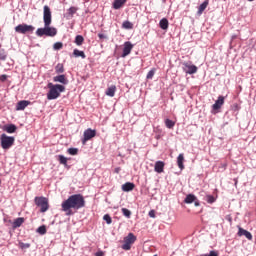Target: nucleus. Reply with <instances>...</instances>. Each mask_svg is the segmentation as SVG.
Instances as JSON below:
<instances>
[{"mask_svg":"<svg viewBox=\"0 0 256 256\" xmlns=\"http://www.w3.org/2000/svg\"><path fill=\"white\" fill-rule=\"evenodd\" d=\"M31 105V101L29 100H21L16 104V111H25L26 107Z\"/></svg>","mask_w":256,"mask_h":256,"instance_id":"nucleus-12","label":"nucleus"},{"mask_svg":"<svg viewBox=\"0 0 256 256\" xmlns=\"http://www.w3.org/2000/svg\"><path fill=\"white\" fill-rule=\"evenodd\" d=\"M135 189V184L133 182H126L122 185V191L125 193H129V191H133Z\"/></svg>","mask_w":256,"mask_h":256,"instance_id":"nucleus-16","label":"nucleus"},{"mask_svg":"<svg viewBox=\"0 0 256 256\" xmlns=\"http://www.w3.org/2000/svg\"><path fill=\"white\" fill-rule=\"evenodd\" d=\"M67 153H69V155H77L79 153V149L78 148H69L67 150Z\"/></svg>","mask_w":256,"mask_h":256,"instance_id":"nucleus-37","label":"nucleus"},{"mask_svg":"<svg viewBox=\"0 0 256 256\" xmlns=\"http://www.w3.org/2000/svg\"><path fill=\"white\" fill-rule=\"evenodd\" d=\"M131 51H133V44L129 41H126L124 43L123 52L121 54L122 58L127 57L128 55H131Z\"/></svg>","mask_w":256,"mask_h":256,"instance_id":"nucleus-10","label":"nucleus"},{"mask_svg":"<svg viewBox=\"0 0 256 256\" xmlns=\"http://www.w3.org/2000/svg\"><path fill=\"white\" fill-rule=\"evenodd\" d=\"M194 205H195V207H199V205H200L199 200H197V198H196V200L194 201Z\"/></svg>","mask_w":256,"mask_h":256,"instance_id":"nucleus-48","label":"nucleus"},{"mask_svg":"<svg viewBox=\"0 0 256 256\" xmlns=\"http://www.w3.org/2000/svg\"><path fill=\"white\" fill-rule=\"evenodd\" d=\"M204 256H219L215 250L210 251L209 254H204Z\"/></svg>","mask_w":256,"mask_h":256,"instance_id":"nucleus-40","label":"nucleus"},{"mask_svg":"<svg viewBox=\"0 0 256 256\" xmlns=\"http://www.w3.org/2000/svg\"><path fill=\"white\" fill-rule=\"evenodd\" d=\"M7 60V51L5 49H0V61H6Z\"/></svg>","mask_w":256,"mask_h":256,"instance_id":"nucleus-32","label":"nucleus"},{"mask_svg":"<svg viewBox=\"0 0 256 256\" xmlns=\"http://www.w3.org/2000/svg\"><path fill=\"white\" fill-rule=\"evenodd\" d=\"M160 29H163V31H167L169 29V20L167 18H162L159 22Z\"/></svg>","mask_w":256,"mask_h":256,"instance_id":"nucleus-19","label":"nucleus"},{"mask_svg":"<svg viewBox=\"0 0 256 256\" xmlns=\"http://www.w3.org/2000/svg\"><path fill=\"white\" fill-rule=\"evenodd\" d=\"M34 201L35 205H37V207H40V213H46V211H49V199L41 196L35 197Z\"/></svg>","mask_w":256,"mask_h":256,"instance_id":"nucleus-5","label":"nucleus"},{"mask_svg":"<svg viewBox=\"0 0 256 256\" xmlns=\"http://www.w3.org/2000/svg\"><path fill=\"white\" fill-rule=\"evenodd\" d=\"M121 172V167H117L114 169V173L119 174Z\"/></svg>","mask_w":256,"mask_h":256,"instance_id":"nucleus-45","label":"nucleus"},{"mask_svg":"<svg viewBox=\"0 0 256 256\" xmlns=\"http://www.w3.org/2000/svg\"><path fill=\"white\" fill-rule=\"evenodd\" d=\"M0 185H1V180H0Z\"/></svg>","mask_w":256,"mask_h":256,"instance_id":"nucleus-52","label":"nucleus"},{"mask_svg":"<svg viewBox=\"0 0 256 256\" xmlns=\"http://www.w3.org/2000/svg\"><path fill=\"white\" fill-rule=\"evenodd\" d=\"M122 27H123V29H133V23L126 20L123 22Z\"/></svg>","mask_w":256,"mask_h":256,"instance_id":"nucleus-34","label":"nucleus"},{"mask_svg":"<svg viewBox=\"0 0 256 256\" xmlns=\"http://www.w3.org/2000/svg\"><path fill=\"white\" fill-rule=\"evenodd\" d=\"M227 221H229V223H233V218L231 216H226Z\"/></svg>","mask_w":256,"mask_h":256,"instance_id":"nucleus-46","label":"nucleus"},{"mask_svg":"<svg viewBox=\"0 0 256 256\" xmlns=\"http://www.w3.org/2000/svg\"><path fill=\"white\" fill-rule=\"evenodd\" d=\"M154 171L156 173H163V171H165V162L156 161L154 165Z\"/></svg>","mask_w":256,"mask_h":256,"instance_id":"nucleus-15","label":"nucleus"},{"mask_svg":"<svg viewBox=\"0 0 256 256\" xmlns=\"http://www.w3.org/2000/svg\"><path fill=\"white\" fill-rule=\"evenodd\" d=\"M154 76H155V69H152V70H150V71L147 73L146 78H147V79H153Z\"/></svg>","mask_w":256,"mask_h":256,"instance_id":"nucleus-39","label":"nucleus"},{"mask_svg":"<svg viewBox=\"0 0 256 256\" xmlns=\"http://www.w3.org/2000/svg\"><path fill=\"white\" fill-rule=\"evenodd\" d=\"M117 91V86L112 85L108 89H106V95L108 97H115V92Z\"/></svg>","mask_w":256,"mask_h":256,"instance_id":"nucleus-21","label":"nucleus"},{"mask_svg":"<svg viewBox=\"0 0 256 256\" xmlns=\"http://www.w3.org/2000/svg\"><path fill=\"white\" fill-rule=\"evenodd\" d=\"M246 237V239H248V241H253V234H251V232L243 229V228H239L238 230V237Z\"/></svg>","mask_w":256,"mask_h":256,"instance_id":"nucleus-14","label":"nucleus"},{"mask_svg":"<svg viewBox=\"0 0 256 256\" xmlns=\"http://www.w3.org/2000/svg\"><path fill=\"white\" fill-rule=\"evenodd\" d=\"M77 13V8L76 7H70L68 9V15H70L71 17H73V15H75Z\"/></svg>","mask_w":256,"mask_h":256,"instance_id":"nucleus-38","label":"nucleus"},{"mask_svg":"<svg viewBox=\"0 0 256 256\" xmlns=\"http://www.w3.org/2000/svg\"><path fill=\"white\" fill-rule=\"evenodd\" d=\"M24 223H25V218L23 217L16 218L12 223V228L18 229V227H21V225H23Z\"/></svg>","mask_w":256,"mask_h":256,"instance_id":"nucleus-17","label":"nucleus"},{"mask_svg":"<svg viewBox=\"0 0 256 256\" xmlns=\"http://www.w3.org/2000/svg\"><path fill=\"white\" fill-rule=\"evenodd\" d=\"M0 143H1L2 149L4 150L11 149V147H13V145L15 144V137L8 136L7 134L3 133L0 136Z\"/></svg>","mask_w":256,"mask_h":256,"instance_id":"nucleus-4","label":"nucleus"},{"mask_svg":"<svg viewBox=\"0 0 256 256\" xmlns=\"http://www.w3.org/2000/svg\"><path fill=\"white\" fill-rule=\"evenodd\" d=\"M205 201L208 202L209 205H213V203H215V201H217V198H215V196H213V195H206Z\"/></svg>","mask_w":256,"mask_h":256,"instance_id":"nucleus-29","label":"nucleus"},{"mask_svg":"<svg viewBox=\"0 0 256 256\" xmlns=\"http://www.w3.org/2000/svg\"><path fill=\"white\" fill-rule=\"evenodd\" d=\"M148 215L151 217V219H155V210H150Z\"/></svg>","mask_w":256,"mask_h":256,"instance_id":"nucleus-42","label":"nucleus"},{"mask_svg":"<svg viewBox=\"0 0 256 256\" xmlns=\"http://www.w3.org/2000/svg\"><path fill=\"white\" fill-rule=\"evenodd\" d=\"M249 2H251V1H255V0H248Z\"/></svg>","mask_w":256,"mask_h":256,"instance_id":"nucleus-51","label":"nucleus"},{"mask_svg":"<svg viewBox=\"0 0 256 256\" xmlns=\"http://www.w3.org/2000/svg\"><path fill=\"white\" fill-rule=\"evenodd\" d=\"M35 27L28 24H19L15 27V32L20 33L21 35H27V33H33Z\"/></svg>","mask_w":256,"mask_h":256,"instance_id":"nucleus-7","label":"nucleus"},{"mask_svg":"<svg viewBox=\"0 0 256 256\" xmlns=\"http://www.w3.org/2000/svg\"><path fill=\"white\" fill-rule=\"evenodd\" d=\"M43 9L44 28H38L36 30V35L37 37H43V35H46V37H55V35H57V28L51 27V8H49L48 5H45Z\"/></svg>","mask_w":256,"mask_h":256,"instance_id":"nucleus-2","label":"nucleus"},{"mask_svg":"<svg viewBox=\"0 0 256 256\" xmlns=\"http://www.w3.org/2000/svg\"><path fill=\"white\" fill-rule=\"evenodd\" d=\"M61 207L62 211L69 217L70 215H73V210L71 209L79 211V209H83V207H85V197L81 194L71 195L67 200L62 202Z\"/></svg>","mask_w":256,"mask_h":256,"instance_id":"nucleus-1","label":"nucleus"},{"mask_svg":"<svg viewBox=\"0 0 256 256\" xmlns=\"http://www.w3.org/2000/svg\"><path fill=\"white\" fill-rule=\"evenodd\" d=\"M53 81H54V83H61L62 85L69 84V80L67 79V77L64 74L54 76Z\"/></svg>","mask_w":256,"mask_h":256,"instance_id":"nucleus-11","label":"nucleus"},{"mask_svg":"<svg viewBox=\"0 0 256 256\" xmlns=\"http://www.w3.org/2000/svg\"><path fill=\"white\" fill-rule=\"evenodd\" d=\"M183 65V70L187 75H195V73H197V66L192 65L191 62H185Z\"/></svg>","mask_w":256,"mask_h":256,"instance_id":"nucleus-9","label":"nucleus"},{"mask_svg":"<svg viewBox=\"0 0 256 256\" xmlns=\"http://www.w3.org/2000/svg\"><path fill=\"white\" fill-rule=\"evenodd\" d=\"M127 3V0H114L113 2V9H119L120 7H123Z\"/></svg>","mask_w":256,"mask_h":256,"instance_id":"nucleus-24","label":"nucleus"},{"mask_svg":"<svg viewBox=\"0 0 256 256\" xmlns=\"http://www.w3.org/2000/svg\"><path fill=\"white\" fill-rule=\"evenodd\" d=\"M209 5V0H205L198 8V15H203V11H205L207 9Z\"/></svg>","mask_w":256,"mask_h":256,"instance_id":"nucleus-22","label":"nucleus"},{"mask_svg":"<svg viewBox=\"0 0 256 256\" xmlns=\"http://www.w3.org/2000/svg\"><path fill=\"white\" fill-rule=\"evenodd\" d=\"M223 167H227V164H223Z\"/></svg>","mask_w":256,"mask_h":256,"instance_id":"nucleus-50","label":"nucleus"},{"mask_svg":"<svg viewBox=\"0 0 256 256\" xmlns=\"http://www.w3.org/2000/svg\"><path fill=\"white\" fill-rule=\"evenodd\" d=\"M124 244L122 245V249L124 251H130L131 245L137 241V236L133 233H129L126 237H124Z\"/></svg>","mask_w":256,"mask_h":256,"instance_id":"nucleus-6","label":"nucleus"},{"mask_svg":"<svg viewBox=\"0 0 256 256\" xmlns=\"http://www.w3.org/2000/svg\"><path fill=\"white\" fill-rule=\"evenodd\" d=\"M103 220L106 221L107 225H111V223H113V219H111V216L109 214H105L103 216Z\"/></svg>","mask_w":256,"mask_h":256,"instance_id":"nucleus-36","label":"nucleus"},{"mask_svg":"<svg viewBox=\"0 0 256 256\" xmlns=\"http://www.w3.org/2000/svg\"><path fill=\"white\" fill-rule=\"evenodd\" d=\"M54 51H61L63 49V42H56L53 45Z\"/></svg>","mask_w":256,"mask_h":256,"instance_id":"nucleus-35","label":"nucleus"},{"mask_svg":"<svg viewBox=\"0 0 256 256\" xmlns=\"http://www.w3.org/2000/svg\"><path fill=\"white\" fill-rule=\"evenodd\" d=\"M55 72L59 74L61 73H65V67L63 66L62 63H58L56 66H55Z\"/></svg>","mask_w":256,"mask_h":256,"instance_id":"nucleus-26","label":"nucleus"},{"mask_svg":"<svg viewBox=\"0 0 256 256\" xmlns=\"http://www.w3.org/2000/svg\"><path fill=\"white\" fill-rule=\"evenodd\" d=\"M58 161L60 165H64V167H67V157L64 155H58Z\"/></svg>","mask_w":256,"mask_h":256,"instance_id":"nucleus-30","label":"nucleus"},{"mask_svg":"<svg viewBox=\"0 0 256 256\" xmlns=\"http://www.w3.org/2000/svg\"><path fill=\"white\" fill-rule=\"evenodd\" d=\"M48 93H47V99L48 101H53L55 99H59L61 97V93H65V87L61 84H53L48 83Z\"/></svg>","mask_w":256,"mask_h":256,"instance_id":"nucleus-3","label":"nucleus"},{"mask_svg":"<svg viewBox=\"0 0 256 256\" xmlns=\"http://www.w3.org/2000/svg\"><path fill=\"white\" fill-rule=\"evenodd\" d=\"M121 211L124 217H127V219H131V210L127 208H122Z\"/></svg>","mask_w":256,"mask_h":256,"instance_id":"nucleus-33","label":"nucleus"},{"mask_svg":"<svg viewBox=\"0 0 256 256\" xmlns=\"http://www.w3.org/2000/svg\"><path fill=\"white\" fill-rule=\"evenodd\" d=\"M183 161H185V156L183 154H179L177 157V165L181 171L185 169V165H183Z\"/></svg>","mask_w":256,"mask_h":256,"instance_id":"nucleus-20","label":"nucleus"},{"mask_svg":"<svg viewBox=\"0 0 256 256\" xmlns=\"http://www.w3.org/2000/svg\"><path fill=\"white\" fill-rule=\"evenodd\" d=\"M164 123H165L167 129H173V127H175V121H173L169 118L165 119Z\"/></svg>","mask_w":256,"mask_h":256,"instance_id":"nucleus-27","label":"nucleus"},{"mask_svg":"<svg viewBox=\"0 0 256 256\" xmlns=\"http://www.w3.org/2000/svg\"><path fill=\"white\" fill-rule=\"evenodd\" d=\"M83 41H85V38H83V36H81V35H77L75 37L74 43L76 45H78V47H79V46L83 45Z\"/></svg>","mask_w":256,"mask_h":256,"instance_id":"nucleus-28","label":"nucleus"},{"mask_svg":"<svg viewBox=\"0 0 256 256\" xmlns=\"http://www.w3.org/2000/svg\"><path fill=\"white\" fill-rule=\"evenodd\" d=\"M29 247H31V244H29V243H22L21 244V249H29Z\"/></svg>","mask_w":256,"mask_h":256,"instance_id":"nucleus-41","label":"nucleus"},{"mask_svg":"<svg viewBox=\"0 0 256 256\" xmlns=\"http://www.w3.org/2000/svg\"><path fill=\"white\" fill-rule=\"evenodd\" d=\"M3 131H6V133H15L17 126L15 124H7L3 127Z\"/></svg>","mask_w":256,"mask_h":256,"instance_id":"nucleus-18","label":"nucleus"},{"mask_svg":"<svg viewBox=\"0 0 256 256\" xmlns=\"http://www.w3.org/2000/svg\"><path fill=\"white\" fill-rule=\"evenodd\" d=\"M36 231L39 235H45L47 233V227L45 225L39 226Z\"/></svg>","mask_w":256,"mask_h":256,"instance_id":"nucleus-31","label":"nucleus"},{"mask_svg":"<svg viewBox=\"0 0 256 256\" xmlns=\"http://www.w3.org/2000/svg\"><path fill=\"white\" fill-rule=\"evenodd\" d=\"M66 169H71V166L67 165V162H66V166H64Z\"/></svg>","mask_w":256,"mask_h":256,"instance_id":"nucleus-49","label":"nucleus"},{"mask_svg":"<svg viewBox=\"0 0 256 256\" xmlns=\"http://www.w3.org/2000/svg\"><path fill=\"white\" fill-rule=\"evenodd\" d=\"M154 256H157V255H154Z\"/></svg>","mask_w":256,"mask_h":256,"instance_id":"nucleus-53","label":"nucleus"},{"mask_svg":"<svg viewBox=\"0 0 256 256\" xmlns=\"http://www.w3.org/2000/svg\"><path fill=\"white\" fill-rule=\"evenodd\" d=\"M99 39H107V35L99 33L98 34Z\"/></svg>","mask_w":256,"mask_h":256,"instance_id":"nucleus-44","label":"nucleus"},{"mask_svg":"<svg viewBox=\"0 0 256 256\" xmlns=\"http://www.w3.org/2000/svg\"><path fill=\"white\" fill-rule=\"evenodd\" d=\"M97 135V130H93L91 128H88L84 131L83 133V138H82V144L85 145L87 141H91L93 137Z\"/></svg>","mask_w":256,"mask_h":256,"instance_id":"nucleus-8","label":"nucleus"},{"mask_svg":"<svg viewBox=\"0 0 256 256\" xmlns=\"http://www.w3.org/2000/svg\"><path fill=\"white\" fill-rule=\"evenodd\" d=\"M103 255H104L103 251H98L95 253V256H103Z\"/></svg>","mask_w":256,"mask_h":256,"instance_id":"nucleus-47","label":"nucleus"},{"mask_svg":"<svg viewBox=\"0 0 256 256\" xmlns=\"http://www.w3.org/2000/svg\"><path fill=\"white\" fill-rule=\"evenodd\" d=\"M225 103V97L224 96H218V99L215 101V103L212 105L213 111H218V109H221V106Z\"/></svg>","mask_w":256,"mask_h":256,"instance_id":"nucleus-13","label":"nucleus"},{"mask_svg":"<svg viewBox=\"0 0 256 256\" xmlns=\"http://www.w3.org/2000/svg\"><path fill=\"white\" fill-rule=\"evenodd\" d=\"M73 55L75 57H81L82 59H85L87 56L85 55V52L79 50V49H74Z\"/></svg>","mask_w":256,"mask_h":256,"instance_id":"nucleus-25","label":"nucleus"},{"mask_svg":"<svg viewBox=\"0 0 256 256\" xmlns=\"http://www.w3.org/2000/svg\"><path fill=\"white\" fill-rule=\"evenodd\" d=\"M194 201H197V197L194 194H188L184 199V203H186L187 205H190V203H194Z\"/></svg>","mask_w":256,"mask_h":256,"instance_id":"nucleus-23","label":"nucleus"},{"mask_svg":"<svg viewBox=\"0 0 256 256\" xmlns=\"http://www.w3.org/2000/svg\"><path fill=\"white\" fill-rule=\"evenodd\" d=\"M0 81H2V82L7 81V75H5V74L1 75Z\"/></svg>","mask_w":256,"mask_h":256,"instance_id":"nucleus-43","label":"nucleus"}]
</instances>
